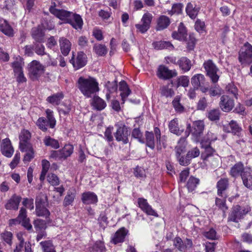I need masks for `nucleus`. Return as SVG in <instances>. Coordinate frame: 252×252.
Segmentation results:
<instances>
[{"label":"nucleus","mask_w":252,"mask_h":252,"mask_svg":"<svg viewBox=\"0 0 252 252\" xmlns=\"http://www.w3.org/2000/svg\"><path fill=\"white\" fill-rule=\"evenodd\" d=\"M119 90L121 91V96L123 102L124 103L126 98L130 93V90L128 88L127 84L124 81H121L119 83Z\"/></svg>","instance_id":"nucleus-27"},{"label":"nucleus","mask_w":252,"mask_h":252,"mask_svg":"<svg viewBox=\"0 0 252 252\" xmlns=\"http://www.w3.org/2000/svg\"><path fill=\"white\" fill-rule=\"evenodd\" d=\"M227 195L224 196H219L216 198L215 203L217 206L222 211H224L225 210L227 209V207L225 205L226 198Z\"/></svg>","instance_id":"nucleus-42"},{"label":"nucleus","mask_w":252,"mask_h":252,"mask_svg":"<svg viewBox=\"0 0 252 252\" xmlns=\"http://www.w3.org/2000/svg\"><path fill=\"white\" fill-rule=\"evenodd\" d=\"M59 43L62 53L64 56H67L71 49L70 42L67 38L63 37L60 38Z\"/></svg>","instance_id":"nucleus-24"},{"label":"nucleus","mask_w":252,"mask_h":252,"mask_svg":"<svg viewBox=\"0 0 252 252\" xmlns=\"http://www.w3.org/2000/svg\"><path fill=\"white\" fill-rule=\"evenodd\" d=\"M94 52L98 56H102L106 54L107 48L104 45L98 44H95L93 47Z\"/></svg>","instance_id":"nucleus-40"},{"label":"nucleus","mask_w":252,"mask_h":252,"mask_svg":"<svg viewBox=\"0 0 252 252\" xmlns=\"http://www.w3.org/2000/svg\"><path fill=\"white\" fill-rule=\"evenodd\" d=\"M186 12L187 14L191 18L194 19L196 17L198 10L195 8L193 5L190 3H189L186 7Z\"/></svg>","instance_id":"nucleus-38"},{"label":"nucleus","mask_w":252,"mask_h":252,"mask_svg":"<svg viewBox=\"0 0 252 252\" xmlns=\"http://www.w3.org/2000/svg\"><path fill=\"white\" fill-rule=\"evenodd\" d=\"M199 183V180L193 177H190L188 181L187 186L189 191H192Z\"/></svg>","instance_id":"nucleus-47"},{"label":"nucleus","mask_w":252,"mask_h":252,"mask_svg":"<svg viewBox=\"0 0 252 252\" xmlns=\"http://www.w3.org/2000/svg\"><path fill=\"white\" fill-rule=\"evenodd\" d=\"M228 187V181L226 178L220 179L217 184V195L219 196H225L227 195L225 190Z\"/></svg>","instance_id":"nucleus-20"},{"label":"nucleus","mask_w":252,"mask_h":252,"mask_svg":"<svg viewBox=\"0 0 252 252\" xmlns=\"http://www.w3.org/2000/svg\"><path fill=\"white\" fill-rule=\"evenodd\" d=\"M201 148L204 150L202 153L201 157L204 161H209L215 152V150L211 146V145L208 144L205 141L200 142Z\"/></svg>","instance_id":"nucleus-12"},{"label":"nucleus","mask_w":252,"mask_h":252,"mask_svg":"<svg viewBox=\"0 0 252 252\" xmlns=\"http://www.w3.org/2000/svg\"><path fill=\"white\" fill-rule=\"evenodd\" d=\"M217 139V135L212 131H208L201 140V142L205 141L208 144L211 145L212 142L215 141Z\"/></svg>","instance_id":"nucleus-49"},{"label":"nucleus","mask_w":252,"mask_h":252,"mask_svg":"<svg viewBox=\"0 0 252 252\" xmlns=\"http://www.w3.org/2000/svg\"><path fill=\"white\" fill-rule=\"evenodd\" d=\"M203 66L207 75L210 78L212 82L214 83L217 82L219 79V76L217 74L218 68L213 61L211 60L205 61L203 63Z\"/></svg>","instance_id":"nucleus-5"},{"label":"nucleus","mask_w":252,"mask_h":252,"mask_svg":"<svg viewBox=\"0 0 252 252\" xmlns=\"http://www.w3.org/2000/svg\"><path fill=\"white\" fill-rule=\"evenodd\" d=\"M70 62L76 69H78L86 64L87 62V56L83 52H79L78 53L76 58H74V56L73 55Z\"/></svg>","instance_id":"nucleus-8"},{"label":"nucleus","mask_w":252,"mask_h":252,"mask_svg":"<svg viewBox=\"0 0 252 252\" xmlns=\"http://www.w3.org/2000/svg\"><path fill=\"white\" fill-rule=\"evenodd\" d=\"M127 232L128 230L125 228H121L112 236L111 242L114 244L123 242Z\"/></svg>","instance_id":"nucleus-16"},{"label":"nucleus","mask_w":252,"mask_h":252,"mask_svg":"<svg viewBox=\"0 0 252 252\" xmlns=\"http://www.w3.org/2000/svg\"><path fill=\"white\" fill-rule=\"evenodd\" d=\"M48 182L52 186H58L60 184V180L54 174H49L47 176Z\"/></svg>","instance_id":"nucleus-53"},{"label":"nucleus","mask_w":252,"mask_h":252,"mask_svg":"<svg viewBox=\"0 0 252 252\" xmlns=\"http://www.w3.org/2000/svg\"><path fill=\"white\" fill-rule=\"evenodd\" d=\"M169 128L172 133L178 135H181L183 132V130H180L179 128L178 120L176 119L170 121L169 124Z\"/></svg>","instance_id":"nucleus-33"},{"label":"nucleus","mask_w":252,"mask_h":252,"mask_svg":"<svg viewBox=\"0 0 252 252\" xmlns=\"http://www.w3.org/2000/svg\"><path fill=\"white\" fill-rule=\"evenodd\" d=\"M43 141L45 145L46 146H49L55 149H57L60 147V144L58 141L49 136H46L44 138Z\"/></svg>","instance_id":"nucleus-31"},{"label":"nucleus","mask_w":252,"mask_h":252,"mask_svg":"<svg viewBox=\"0 0 252 252\" xmlns=\"http://www.w3.org/2000/svg\"><path fill=\"white\" fill-rule=\"evenodd\" d=\"M178 63L179 64L180 67L184 72H187L189 70L191 66L190 61L186 57L181 58L178 61Z\"/></svg>","instance_id":"nucleus-30"},{"label":"nucleus","mask_w":252,"mask_h":252,"mask_svg":"<svg viewBox=\"0 0 252 252\" xmlns=\"http://www.w3.org/2000/svg\"><path fill=\"white\" fill-rule=\"evenodd\" d=\"M76 87L82 94L87 98L91 97L99 90L98 83L96 80L90 76L80 77L76 82Z\"/></svg>","instance_id":"nucleus-1"},{"label":"nucleus","mask_w":252,"mask_h":252,"mask_svg":"<svg viewBox=\"0 0 252 252\" xmlns=\"http://www.w3.org/2000/svg\"><path fill=\"white\" fill-rule=\"evenodd\" d=\"M239 61L243 66L252 63V46L246 42L242 47L239 53Z\"/></svg>","instance_id":"nucleus-2"},{"label":"nucleus","mask_w":252,"mask_h":252,"mask_svg":"<svg viewBox=\"0 0 252 252\" xmlns=\"http://www.w3.org/2000/svg\"><path fill=\"white\" fill-rule=\"evenodd\" d=\"M61 150L63 157V159H65L72 154L73 152V147L72 145L67 144Z\"/></svg>","instance_id":"nucleus-41"},{"label":"nucleus","mask_w":252,"mask_h":252,"mask_svg":"<svg viewBox=\"0 0 252 252\" xmlns=\"http://www.w3.org/2000/svg\"><path fill=\"white\" fill-rule=\"evenodd\" d=\"M222 93L221 88L217 85L211 87L209 89V94L211 96L220 95Z\"/></svg>","instance_id":"nucleus-56"},{"label":"nucleus","mask_w":252,"mask_h":252,"mask_svg":"<svg viewBox=\"0 0 252 252\" xmlns=\"http://www.w3.org/2000/svg\"><path fill=\"white\" fill-rule=\"evenodd\" d=\"M107 93L106 94L107 99L111 97V94L115 93L117 90V84L115 82H110L108 81L105 85Z\"/></svg>","instance_id":"nucleus-32"},{"label":"nucleus","mask_w":252,"mask_h":252,"mask_svg":"<svg viewBox=\"0 0 252 252\" xmlns=\"http://www.w3.org/2000/svg\"><path fill=\"white\" fill-rule=\"evenodd\" d=\"M138 203L140 208L147 215L158 217V214L149 205L147 200L143 198H139Z\"/></svg>","instance_id":"nucleus-19"},{"label":"nucleus","mask_w":252,"mask_h":252,"mask_svg":"<svg viewBox=\"0 0 252 252\" xmlns=\"http://www.w3.org/2000/svg\"><path fill=\"white\" fill-rule=\"evenodd\" d=\"M187 36L186 29L182 23L178 26V31H174L172 33V37L180 41H185Z\"/></svg>","instance_id":"nucleus-18"},{"label":"nucleus","mask_w":252,"mask_h":252,"mask_svg":"<svg viewBox=\"0 0 252 252\" xmlns=\"http://www.w3.org/2000/svg\"><path fill=\"white\" fill-rule=\"evenodd\" d=\"M21 200V197L20 196L13 195L5 204V208L8 210H17L18 209Z\"/></svg>","instance_id":"nucleus-23"},{"label":"nucleus","mask_w":252,"mask_h":252,"mask_svg":"<svg viewBox=\"0 0 252 252\" xmlns=\"http://www.w3.org/2000/svg\"><path fill=\"white\" fill-rule=\"evenodd\" d=\"M36 126L43 131H46L48 129L47 126H49V123L44 117H40L36 122Z\"/></svg>","instance_id":"nucleus-43"},{"label":"nucleus","mask_w":252,"mask_h":252,"mask_svg":"<svg viewBox=\"0 0 252 252\" xmlns=\"http://www.w3.org/2000/svg\"><path fill=\"white\" fill-rule=\"evenodd\" d=\"M223 130L226 132H231L234 135L236 133V123L231 121L229 124L223 125Z\"/></svg>","instance_id":"nucleus-45"},{"label":"nucleus","mask_w":252,"mask_h":252,"mask_svg":"<svg viewBox=\"0 0 252 252\" xmlns=\"http://www.w3.org/2000/svg\"><path fill=\"white\" fill-rule=\"evenodd\" d=\"M75 195L74 193L71 191H68L67 195L65 196L64 201L63 204L65 206L70 205L74 201Z\"/></svg>","instance_id":"nucleus-54"},{"label":"nucleus","mask_w":252,"mask_h":252,"mask_svg":"<svg viewBox=\"0 0 252 252\" xmlns=\"http://www.w3.org/2000/svg\"><path fill=\"white\" fill-rule=\"evenodd\" d=\"M195 29L199 33H203L205 31L204 22L197 20L195 23Z\"/></svg>","instance_id":"nucleus-63"},{"label":"nucleus","mask_w":252,"mask_h":252,"mask_svg":"<svg viewBox=\"0 0 252 252\" xmlns=\"http://www.w3.org/2000/svg\"><path fill=\"white\" fill-rule=\"evenodd\" d=\"M220 111L219 109H213L208 112V117L211 121L218 120L220 118Z\"/></svg>","instance_id":"nucleus-51"},{"label":"nucleus","mask_w":252,"mask_h":252,"mask_svg":"<svg viewBox=\"0 0 252 252\" xmlns=\"http://www.w3.org/2000/svg\"><path fill=\"white\" fill-rule=\"evenodd\" d=\"M241 171V176L244 185L252 189V170L250 168H243V165L237 163V173Z\"/></svg>","instance_id":"nucleus-3"},{"label":"nucleus","mask_w":252,"mask_h":252,"mask_svg":"<svg viewBox=\"0 0 252 252\" xmlns=\"http://www.w3.org/2000/svg\"><path fill=\"white\" fill-rule=\"evenodd\" d=\"M130 135V131L126 126H120L115 134L116 139L118 141H122L126 144L128 142V137Z\"/></svg>","instance_id":"nucleus-7"},{"label":"nucleus","mask_w":252,"mask_h":252,"mask_svg":"<svg viewBox=\"0 0 252 252\" xmlns=\"http://www.w3.org/2000/svg\"><path fill=\"white\" fill-rule=\"evenodd\" d=\"M171 23L169 17L165 15H160L156 21L155 29L157 31H163L166 29Z\"/></svg>","instance_id":"nucleus-17"},{"label":"nucleus","mask_w":252,"mask_h":252,"mask_svg":"<svg viewBox=\"0 0 252 252\" xmlns=\"http://www.w3.org/2000/svg\"><path fill=\"white\" fill-rule=\"evenodd\" d=\"M0 149L2 154L7 158L11 157L14 153V149L8 138L4 139L1 141Z\"/></svg>","instance_id":"nucleus-11"},{"label":"nucleus","mask_w":252,"mask_h":252,"mask_svg":"<svg viewBox=\"0 0 252 252\" xmlns=\"http://www.w3.org/2000/svg\"><path fill=\"white\" fill-rule=\"evenodd\" d=\"M182 9V5L181 4H174L172 7L171 10H168L167 13L170 15H172L175 14H179L181 13Z\"/></svg>","instance_id":"nucleus-52"},{"label":"nucleus","mask_w":252,"mask_h":252,"mask_svg":"<svg viewBox=\"0 0 252 252\" xmlns=\"http://www.w3.org/2000/svg\"><path fill=\"white\" fill-rule=\"evenodd\" d=\"M30 137V133L28 131H25L23 136H21L19 147L22 152H28L33 150L31 144L27 141Z\"/></svg>","instance_id":"nucleus-15"},{"label":"nucleus","mask_w":252,"mask_h":252,"mask_svg":"<svg viewBox=\"0 0 252 252\" xmlns=\"http://www.w3.org/2000/svg\"><path fill=\"white\" fill-rule=\"evenodd\" d=\"M203 235L209 239L214 240L217 238L216 232L213 228L210 229L209 231L204 232Z\"/></svg>","instance_id":"nucleus-64"},{"label":"nucleus","mask_w":252,"mask_h":252,"mask_svg":"<svg viewBox=\"0 0 252 252\" xmlns=\"http://www.w3.org/2000/svg\"><path fill=\"white\" fill-rule=\"evenodd\" d=\"M63 95L62 93H58L47 97V101L53 105H58L63 98Z\"/></svg>","instance_id":"nucleus-35"},{"label":"nucleus","mask_w":252,"mask_h":252,"mask_svg":"<svg viewBox=\"0 0 252 252\" xmlns=\"http://www.w3.org/2000/svg\"><path fill=\"white\" fill-rule=\"evenodd\" d=\"M152 19L153 15L151 14L145 13L141 20L142 23L135 25L137 31L141 33H145L150 29Z\"/></svg>","instance_id":"nucleus-6"},{"label":"nucleus","mask_w":252,"mask_h":252,"mask_svg":"<svg viewBox=\"0 0 252 252\" xmlns=\"http://www.w3.org/2000/svg\"><path fill=\"white\" fill-rule=\"evenodd\" d=\"M33 224L36 231L44 230L47 227L46 221L40 219L35 220Z\"/></svg>","instance_id":"nucleus-50"},{"label":"nucleus","mask_w":252,"mask_h":252,"mask_svg":"<svg viewBox=\"0 0 252 252\" xmlns=\"http://www.w3.org/2000/svg\"><path fill=\"white\" fill-rule=\"evenodd\" d=\"M91 105L94 109L99 111L104 109L106 106L104 100L98 96H94L92 100Z\"/></svg>","instance_id":"nucleus-25"},{"label":"nucleus","mask_w":252,"mask_h":252,"mask_svg":"<svg viewBox=\"0 0 252 252\" xmlns=\"http://www.w3.org/2000/svg\"><path fill=\"white\" fill-rule=\"evenodd\" d=\"M199 155L200 151L199 149L197 147H195L188 152L187 154V157L188 159L190 160L193 158H195L196 157H198Z\"/></svg>","instance_id":"nucleus-57"},{"label":"nucleus","mask_w":252,"mask_h":252,"mask_svg":"<svg viewBox=\"0 0 252 252\" xmlns=\"http://www.w3.org/2000/svg\"><path fill=\"white\" fill-rule=\"evenodd\" d=\"M220 105L221 110L226 112L231 111L234 106V101L227 95H223L220 97Z\"/></svg>","instance_id":"nucleus-13"},{"label":"nucleus","mask_w":252,"mask_h":252,"mask_svg":"<svg viewBox=\"0 0 252 252\" xmlns=\"http://www.w3.org/2000/svg\"><path fill=\"white\" fill-rule=\"evenodd\" d=\"M204 129V122L201 120L196 121L193 124L192 134L198 139L202 134Z\"/></svg>","instance_id":"nucleus-21"},{"label":"nucleus","mask_w":252,"mask_h":252,"mask_svg":"<svg viewBox=\"0 0 252 252\" xmlns=\"http://www.w3.org/2000/svg\"><path fill=\"white\" fill-rule=\"evenodd\" d=\"M154 132L157 140V150H160L162 148L161 145L160 130L158 127H156L154 128Z\"/></svg>","instance_id":"nucleus-60"},{"label":"nucleus","mask_w":252,"mask_h":252,"mask_svg":"<svg viewBox=\"0 0 252 252\" xmlns=\"http://www.w3.org/2000/svg\"><path fill=\"white\" fill-rule=\"evenodd\" d=\"M157 75L159 78L168 79L177 75L176 70H169L164 65H160L158 70Z\"/></svg>","instance_id":"nucleus-9"},{"label":"nucleus","mask_w":252,"mask_h":252,"mask_svg":"<svg viewBox=\"0 0 252 252\" xmlns=\"http://www.w3.org/2000/svg\"><path fill=\"white\" fill-rule=\"evenodd\" d=\"M43 252H56L55 248L50 240L42 241L40 243Z\"/></svg>","instance_id":"nucleus-37"},{"label":"nucleus","mask_w":252,"mask_h":252,"mask_svg":"<svg viewBox=\"0 0 252 252\" xmlns=\"http://www.w3.org/2000/svg\"><path fill=\"white\" fill-rule=\"evenodd\" d=\"M67 24H70L74 29L81 30L83 26V21L81 16L75 13L71 12Z\"/></svg>","instance_id":"nucleus-10"},{"label":"nucleus","mask_w":252,"mask_h":252,"mask_svg":"<svg viewBox=\"0 0 252 252\" xmlns=\"http://www.w3.org/2000/svg\"><path fill=\"white\" fill-rule=\"evenodd\" d=\"M32 36L34 40L38 42L43 41L44 33L41 29L34 28L32 30Z\"/></svg>","instance_id":"nucleus-34"},{"label":"nucleus","mask_w":252,"mask_h":252,"mask_svg":"<svg viewBox=\"0 0 252 252\" xmlns=\"http://www.w3.org/2000/svg\"><path fill=\"white\" fill-rule=\"evenodd\" d=\"M47 122L49 123L50 128H53L56 124V120L53 116V112L52 110L47 109L46 111Z\"/></svg>","instance_id":"nucleus-36"},{"label":"nucleus","mask_w":252,"mask_h":252,"mask_svg":"<svg viewBox=\"0 0 252 252\" xmlns=\"http://www.w3.org/2000/svg\"><path fill=\"white\" fill-rule=\"evenodd\" d=\"M43 72L44 66L37 61H33L29 64V76L32 80H37Z\"/></svg>","instance_id":"nucleus-4"},{"label":"nucleus","mask_w":252,"mask_h":252,"mask_svg":"<svg viewBox=\"0 0 252 252\" xmlns=\"http://www.w3.org/2000/svg\"><path fill=\"white\" fill-rule=\"evenodd\" d=\"M35 207V213L37 216L47 218L50 215V212L45 208L44 205L39 206V205H37Z\"/></svg>","instance_id":"nucleus-39"},{"label":"nucleus","mask_w":252,"mask_h":252,"mask_svg":"<svg viewBox=\"0 0 252 252\" xmlns=\"http://www.w3.org/2000/svg\"><path fill=\"white\" fill-rule=\"evenodd\" d=\"M189 82V77L187 76H182L178 79V86H182L184 87L188 86Z\"/></svg>","instance_id":"nucleus-58"},{"label":"nucleus","mask_w":252,"mask_h":252,"mask_svg":"<svg viewBox=\"0 0 252 252\" xmlns=\"http://www.w3.org/2000/svg\"><path fill=\"white\" fill-rule=\"evenodd\" d=\"M250 211L248 205L237 206V219H241Z\"/></svg>","instance_id":"nucleus-44"},{"label":"nucleus","mask_w":252,"mask_h":252,"mask_svg":"<svg viewBox=\"0 0 252 252\" xmlns=\"http://www.w3.org/2000/svg\"><path fill=\"white\" fill-rule=\"evenodd\" d=\"M1 31L5 35L9 36L13 35V30L11 27L6 21L2 26L0 27Z\"/></svg>","instance_id":"nucleus-48"},{"label":"nucleus","mask_w":252,"mask_h":252,"mask_svg":"<svg viewBox=\"0 0 252 252\" xmlns=\"http://www.w3.org/2000/svg\"><path fill=\"white\" fill-rule=\"evenodd\" d=\"M191 82L195 88L198 89L199 87L205 84V78L203 74H197L191 78Z\"/></svg>","instance_id":"nucleus-26"},{"label":"nucleus","mask_w":252,"mask_h":252,"mask_svg":"<svg viewBox=\"0 0 252 252\" xmlns=\"http://www.w3.org/2000/svg\"><path fill=\"white\" fill-rule=\"evenodd\" d=\"M131 135L133 138L138 139L140 143H143L144 142L142 139V133L139 128H134L132 131Z\"/></svg>","instance_id":"nucleus-61"},{"label":"nucleus","mask_w":252,"mask_h":252,"mask_svg":"<svg viewBox=\"0 0 252 252\" xmlns=\"http://www.w3.org/2000/svg\"><path fill=\"white\" fill-rule=\"evenodd\" d=\"M82 200L86 204H95L97 202V195L92 192H86L82 195Z\"/></svg>","instance_id":"nucleus-22"},{"label":"nucleus","mask_w":252,"mask_h":252,"mask_svg":"<svg viewBox=\"0 0 252 252\" xmlns=\"http://www.w3.org/2000/svg\"><path fill=\"white\" fill-rule=\"evenodd\" d=\"M161 94L166 97H171L174 95V93L173 90L168 86H163L161 89Z\"/></svg>","instance_id":"nucleus-55"},{"label":"nucleus","mask_w":252,"mask_h":252,"mask_svg":"<svg viewBox=\"0 0 252 252\" xmlns=\"http://www.w3.org/2000/svg\"><path fill=\"white\" fill-rule=\"evenodd\" d=\"M153 46L157 50H162L163 49H173V45L169 41H159L153 43Z\"/></svg>","instance_id":"nucleus-29"},{"label":"nucleus","mask_w":252,"mask_h":252,"mask_svg":"<svg viewBox=\"0 0 252 252\" xmlns=\"http://www.w3.org/2000/svg\"><path fill=\"white\" fill-rule=\"evenodd\" d=\"M146 145L154 149L155 146L154 134L151 132L146 131L145 133Z\"/></svg>","instance_id":"nucleus-46"},{"label":"nucleus","mask_w":252,"mask_h":252,"mask_svg":"<svg viewBox=\"0 0 252 252\" xmlns=\"http://www.w3.org/2000/svg\"><path fill=\"white\" fill-rule=\"evenodd\" d=\"M226 92L235 96L236 95V88L234 82L229 83L226 87Z\"/></svg>","instance_id":"nucleus-62"},{"label":"nucleus","mask_w":252,"mask_h":252,"mask_svg":"<svg viewBox=\"0 0 252 252\" xmlns=\"http://www.w3.org/2000/svg\"><path fill=\"white\" fill-rule=\"evenodd\" d=\"M24 65L23 59L18 56L14 59L13 62L11 63V66L13 69L14 73L23 71V67Z\"/></svg>","instance_id":"nucleus-28"},{"label":"nucleus","mask_w":252,"mask_h":252,"mask_svg":"<svg viewBox=\"0 0 252 252\" xmlns=\"http://www.w3.org/2000/svg\"><path fill=\"white\" fill-rule=\"evenodd\" d=\"M180 97L177 96L172 101L173 107L177 111L181 112L183 110L184 107L180 103Z\"/></svg>","instance_id":"nucleus-59"},{"label":"nucleus","mask_w":252,"mask_h":252,"mask_svg":"<svg viewBox=\"0 0 252 252\" xmlns=\"http://www.w3.org/2000/svg\"><path fill=\"white\" fill-rule=\"evenodd\" d=\"M71 11L62 9H51V13L55 17L63 21L64 23L67 24L69 18L71 14Z\"/></svg>","instance_id":"nucleus-14"}]
</instances>
